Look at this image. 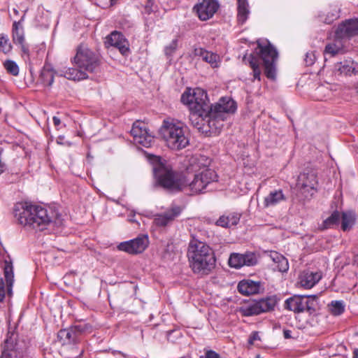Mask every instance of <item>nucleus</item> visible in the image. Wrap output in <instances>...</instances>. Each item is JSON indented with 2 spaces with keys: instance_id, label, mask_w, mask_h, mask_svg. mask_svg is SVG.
Segmentation results:
<instances>
[{
  "instance_id": "a18cd8bd",
  "label": "nucleus",
  "mask_w": 358,
  "mask_h": 358,
  "mask_svg": "<svg viewBox=\"0 0 358 358\" xmlns=\"http://www.w3.org/2000/svg\"><path fill=\"white\" fill-rule=\"evenodd\" d=\"M41 78L45 85L51 86L54 82V76L51 71H44L41 74Z\"/></svg>"
},
{
  "instance_id": "2f4dec72",
  "label": "nucleus",
  "mask_w": 358,
  "mask_h": 358,
  "mask_svg": "<svg viewBox=\"0 0 358 358\" xmlns=\"http://www.w3.org/2000/svg\"><path fill=\"white\" fill-rule=\"evenodd\" d=\"M238 5V21L241 24H243L247 20L250 10L248 0H237Z\"/></svg>"
},
{
  "instance_id": "f8f14e48",
  "label": "nucleus",
  "mask_w": 358,
  "mask_h": 358,
  "mask_svg": "<svg viewBox=\"0 0 358 358\" xmlns=\"http://www.w3.org/2000/svg\"><path fill=\"white\" fill-rule=\"evenodd\" d=\"M236 109V101L229 96L222 97L218 102L210 106L213 117L222 125V122L227 118V115L234 113Z\"/></svg>"
},
{
  "instance_id": "79ce46f5",
  "label": "nucleus",
  "mask_w": 358,
  "mask_h": 358,
  "mask_svg": "<svg viewBox=\"0 0 358 358\" xmlns=\"http://www.w3.org/2000/svg\"><path fill=\"white\" fill-rule=\"evenodd\" d=\"M243 260L245 262L244 266H254L257 264V257L256 255L252 252H248L245 254H243Z\"/></svg>"
},
{
  "instance_id": "c756f323",
  "label": "nucleus",
  "mask_w": 358,
  "mask_h": 358,
  "mask_svg": "<svg viewBox=\"0 0 358 358\" xmlns=\"http://www.w3.org/2000/svg\"><path fill=\"white\" fill-rule=\"evenodd\" d=\"M61 76H64L69 80H80L87 78V73L82 69L75 68H68L65 71H61Z\"/></svg>"
},
{
  "instance_id": "4d7b16f0",
  "label": "nucleus",
  "mask_w": 358,
  "mask_h": 358,
  "mask_svg": "<svg viewBox=\"0 0 358 358\" xmlns=\"http://www.w3.org/2000/svg\"><path fill=\"white\" fill-rule=\"evenodd\" d=\"M15 11V13H17V10H14Z\"/></svg>"
},
{
  "instance_id": "de8ad7c7",
  "label": "nucleus",
  "mask_w": 358,
  "mask_h": 358,
  "mask_svg": "<svg viewBox=\"0 0 358 358\" xmlns=\"http://www.w3.org/2000/svg\"><path fill=\"white\" fill-rule=\"evenodd\" d=\"M200 358H221L220 355L216 352L209 350L205 352L203 356H201Z\"/></svg>"
},
{
  "instance_id": "a19ab883",
  "label": "nucleus",
  "mask_w": 358,
  "mask_h": 358,
  "mask_svg": "<svg viewBox=\"0 0 358 358\" xmlns=\"http://www.w3.org/2000/svg\"><path fill=\"white\" fill-rule=\"evenodd\" d=\"M178 48V39H173L170 44L164 48V53L169 58L172 57Z\"/></svg>"
},
{
  "instance_id": "2eb2a0df",
  "label": "nucleus",
  "mask_w": 358,
  "mask_h": 358,
  "mask_svg": "<svg viewBox=\"0 0 358 358\" xmlns=\"http://www.w3.org/2000/svg\"><path fill=\"white\" fill-rule=\"evenodd\" d=\"M183 208L175 203H172L164 212L155 215L153 222L159 227H164L171 224L180 215Z\"/></svg>"
},
{
  "instance_id": "20e7f679",
  "label": "nucleus",
  "mask_w": 358,
  "mask_h": 358,
  "mask_svg": "<svg viewBox=\"0 0 358 358\" xmlns=\"http://www.w3.org/2000/svg\"><path fill=\"white\" fill-rule=\"evenodd\" d=\"M152 171L157 183L170 192L185 191L187 178L182 173L173 171L165 159L155 156L152 159Z\"/></svg>"
},
{
  "instance_id": "9d476101",
  "label": "nucleus",
  "mask_w": 358,
  "mask_h": 358,
  "mask_svg": "<svg viewBox=\"0 0 358 358\" xmlns=\"http://www.w3.org/2000/svg\"><path fill=\"white\" fill-rule=\"evenodd\" d=\"M317 306L315 296L294 295L287 299L285 302V308L295 313L306 311L311 315L315 312Z\"/></svg>"
},
{
  "instance_id": "7ed1b4c3",
  "label": "nucleus",
  "mask_w": 358,
  "mask_h": 358,
  "mask_svg": "<svg viewBox=\"0 0 358 358\" xmlns=\"http://www.w3.org/2000/svg\"><path fill=\"white\" fill-rule=\"evenodd\" d=\"M277 59L278 52L270 43L265 45L258 43L255 52L249 57V64L252 69V81L261 80V64L264 66L266 76L268 79L274 80L276 76Z\"/></svg>"
},
{
  "instance_id": "423d86ee",
  "label": "nucleus",
  "mask_w": 358,
  "mask_h": 358,
  "mask_svg": "<svg viewBox=\"0 0 358 358\" xmlns=\"http://www.w3.org/2000/svg\"><path fill=\"white\" fill-rule=\"evenodd\" d=\"M189 122L199 132L208 136L219 131L222 124L213 117L210 110H189Z\"/></svg>"
},
{
  "instance_id": "9b49d317",
  "label": "nucleus",
  "mask_w": 358,
  "mask_h": 358,
  "mask_svg": "<svg viewBox=\"0 0 358 358\" xmlns=\"http://www.w3.org/2000/svg\"><path fill=\"white\" fill-rule=\"evenodd\" d=\"M277 297L272 296L262 299L259 301H252L239 308L241 315L249 317L257 315L262 313L269 312L274 309L277 304Z\"/></svg>"
},
{
  "instance_id": "0eeeda50",
  "label": "nucleus",
  "mask_w": 358,
  "mask_h": 358,
  "mask_svg": "<svg viewBox=\"0 0 358 358\" xmlns=\"http://www.w3.org/2000/svg\"><path fill=\"white\" fill-rule=\"evenodd\" d=\"M217 180V175L215 171L205 169L200 172H196L191 182L187 178L185 191H189L192 194L203 193L211 183Z\"/></svg>"
},
{
  "instance_id": "4468645a",
  "label": "nucleus",
  "mask_w": 358,
  "mask_h": 358,
  "mask_svg": "<svg viewBox=\"0 0 358 358\" xmlns=\"http://www.w3.org/2000/svg\"><path fill=\"white\" fill-rule=\"evenodd\" d=\"M131 134L134 138V143L145 148L150 147L154 141V137L148 133L145 123L140 121H136L133 124Z\"/></svg>"
},
{
  "instance_id": "603ef678",
  "label": "nucleus",
  "mask_w": 358,
  "mask_h": 358,
  "mask_svg": "<svg viewBox=\"0 0 358 358\" xmlns=\"http://www.w3.org/2000/svg\"><path fill=\"white\" fill-rule=\"evenodd\" d=\"M55 126L58 127L61 124V120L59 117L54 116L52 118Z\"/></svg>"
},
{
  "instance_id": "f03ea898",
  "label": "nucleus",
  "mask_w": 358,
  "mask_h": 358,
  "mask_svg": "<svg viewBox=\"0 0 358 358\" xmlns=\"http://www.w3.org/2000/svg\"><path fill=\"white\" fill-rule=\"evenodd\" d=\"M187 256L192 272L199 276L210 274L215 267L216 258L213 250L195 237H192L189 243Z\"/></svg>"
},
{
  "instance_id": "1a4fd4ad",
  "label": "nucleus",
  "mask_w": 358,
  "mask_h": 358,
  "mask_svg": "<svg viewBox=\"0 0 358 358\" xmlns=\"http://www.w3.org/2000/svg\"><path fill=\"white\" fill-rule=\"evenodd\" d=\"M181 101L187 105L189 110H210L211 104L209 103L207 94L200 87L187 89L181 96Z\"/></svg>"
},
{
  "instance_id": "4be33fe9",
  "label": "nucleus",
  "mask_w": 358,
  "mask_h": 358,
  "mask_svg": "<svg viewBox=\"0 0 358 358\" xmlns=\"http://www.w3.org/2000/svg\"><path fill=\"white\" fill-rule=\"evenodd\" d=\"M286 201L287 196L282 189H273L264 197L263 204L264 208H269L275 206L281 202Z\"/></svg>"
},
{
  "instance_id": "f257e3e1",
  "label": "nucleus",
  "mask_w": 358,
  "mask_h": 358,
  "mask_svg": "<svg viewBox=\"0 0 358 358\" xmlns=\"http://www.w3.org/2000/svg\"><path fill=\"white\" fill-rule=\"evenodd\" d=\"M14 216L19 224L39 230H43L50 223L56 226H60L63 223L61 215L55 211L51 209L48 211L47 208L41 206L28 203L16 204L14 208Z\"/></svg>"
},
{
  "instance_id": "b1692460",
  "label": "nucleus",
  "mask_w": 358,
  "mask_h": 358,
  "mask_svg": "<svg viewBox=\"0 0 358 358\" xmlns=\"http://www.w3.org/2000/svg\"><path fill=\"white\" fill-rule=\"evenodd\" d=\"M321 278L320 272L304 271L300 276V284L302 287L310 289L317 284Z\"/></svg>"
},
{
  "instance_id": "7c9ffc66",
  "label": "nucleus",
  "mask_w": 358,
  "mask_h": 358,
  "mask_svg": "<svg viewBox=\"0 0 358 358\" xmlns=\"http://www.w3.org/2000/svg\"><path fill=\"white\" fill-rule=\"evenodd\" d=\"M12 38L15 44H22L25 42L24 31L21 21L14 22L12 27Z\"/></svg>"
},
{
  "instance_id": "c85d7f7f",
  "label": "nucleus",
  "mask_w": 358,
  "mask_h": 358,
  "mask_svg": "<svg viewBox=\"0 0 358 358\" xmlns=\"http://www.w3.org/2000/svg\"><path fill=\"white\" fill-rule=\"evenodd\" d=\"M194 55L199 56L206 62L209 63L213 67H216L219 56L217 54L207 51L201 48L194 49Z\"/></svg>"
},
{
  "instance_id": "e433bc0d",
  "label": "nucleus",
  "mask_w": 358,
  "mask_h": 358,
  "mask_svg": "<svg viewBox=\"0 0 358 358\" xmlns=\"http://www.w3.org/2000/svg\"><path fill=\"white\" fill-rule=\"evenodd\" d=\"M13 49L8 36L4 34H0V52L5 55L9 54Z\"/></svg>"
},
{
  "instance_id": "dca6fc26",
  "label": "nucleus",
  "mask_w": 358,
  "mask_h": 358,
  "mask_svg": "<svg viewBox=\"0 0 358 358\" xmlns=\"http://www.w3.org/2000/svg\"><path fill=\"white\" fill-rule=\"evenodd\" d=\"M148 245V238L147 236L138 237L129 241L121 243L118 249L129 254H138L143 252Z\"/></svg>"
},
{
  "instance_id": "8fccbe9b",
  "label": "nucleus",
  "mask_w": 358,
  "mask_h": 358,
  "mask_svg": "<svg viewBox=\"0 0 358 358\" xmlns=\"http://www.w3.org/2000/svg\"><path fill=\"white\" fill-rule=\"evenodd\" d=\"M283 336L286 339H289L292 338V331L289 329L283 330Z\"/></svg>"
},
{
  "instance_id": "ddd939ff",
  "label": "nucleus",
  "mask_w": 358,
  "mask_h": 358,
  "mask_svg": "<svg viewBox=\"0 0 358 358\" xmlns=\"http://www.w3.org/2000/svg\"><path fill=\"white\" fill-rule=\"evenodd\" d=\"M317 183L316 173L313 171H308L301 173L297 179L296 188L304 198L312 196L313 190L315 189Z\"/></svg>"
},
{
  "instance_id": "412c9836",
  "label": "nucleus",
  "mask_w": 358,
  "mask_h": 358,
  "mask_svg": "<svg viewBox=\"0 0 358 358\" xmlns=\"http://www.w3.org/2000/svg\"><path fill=\"white\" fill-rule=\"evenodd\" d=\"M17 334L8 333L3 344L2 345V357L12 358L16 356V353L20 352L19 344L17 342Z\"/></svg>"
},
{
  "instance_id": "13d9d810",
  "label": "nucleus",
  "mask_w": 358,
  "mask_h": 358,
  "mask_svg": "<svg viewBox=\"0 0 358 358\" xmlns=\"http://www.w3.org/2000/svg\"><path fill=\"white\" fill-rule=\"evenodd\" d=\"M329 13V17H331V15L330 14V13Z\"/></svg>"
},
{
  "instance_id": "ea45409f",
  "label": "nucleus",
  "mask_w": 358,
  "mask_h": 358,
  "mask_svg": "<svg viewBox=\"0 0 358 358\" xmlns=\"http://www.w3.org/2000/svg\"><path fill=\"white\" fill-rule=\"evenodd\" d=\"M3 66L10 74L15 76L19 74V67L15 62L10 59L6 60L3 62Z\"/></svg>"
},
{
  "instance_id": "864d4df0",
  "label": "nucleus",
  "mask_w": 358,
  "mask_h": 358,
  "mask_svg": "<svg viewBox=\"0 0 358 358\" xmlns=\"http://www.w3.org/2000/svg\"><path fill=\"white\" fill-rule=\"evenodd\" d=\"M257 337H258L257 334L256 332H255V333H253L252 336H250V338L249 342H250V343H253V341H254V340H256V339L257 338Z\"/></svg>"
},
{
  "instance_id": "39448f33",
  "label": "nucleus",
  "mask_w": 358,
  "mask_h": 358,
  "mask_svg": "<svg viewBox=\"0 0 358 358\" xmlns=\"http://www.w3.org/2000/svg\"><path fill=\"white\" fill-rule=\"evenodd\" d=\"M159 132L171 150H180L189 145L187 127L180 121L170 118L164 120Z\"/></svg>"
},
{
  "instance_id": "5fc2aeb1",
  "label": "nucleus",
  "mask_w": 358,
  "mask_h": 358,
  "mask_svg": "<svg viewBox=\"0 0 358 358\" xmlns=\"http://www.w3.org/2000/svg\"><path fill=\"white\" fill-rule=\"evenodd\" d=\"M352 358H358V349H355L353 351V357Z\"/></svg>"
},
{
  "instance_id": "aec40b11",
  "label": "nucleus",
  "mask_w": 358,
  "mask_h": 358,
  "mask_svg": "<svg viewBox=\"0 0 358 358\" xmlns=\"http://www.w3.org/2000/svg\"><path fill=\"white\" fill-rule=\"evenodd\" d=\"M83 331V328L80 325L61 329L57 334V339L62 345L74 344L79 341Z\"/></svg>"
},
{
  "instance_id": "cd10ccee",
  "label": "nucleus",
  "mask_w": 358,
  "mask_h": 358,
  "mask_svg": "<svg viewBox=\"0 0 358 358\" xmlns=\"http://www.w3.org/2000/svg\"><path fill=\"white\" fill-rule=\"evenodd\" d=\"M210 159L201 155H196L191 158L190 169L194 172H200L201 171L207 169L206 167L210 164Z\"/></svg>"
},
{
  "instance_id": "f704fd0d",
  "label": "nucleus",
  "mask_w": 358,
  "mask_h": 358,
  "mask_svg": "<svg viewBox=\"0 0 358 358\" xmlns=\"http://www.w3.org/2000/svg\"><path fill=\"white\" fill-rule=\"evenodd\" d=\"M340 213L338 211H334L329 217L323 221L321 227L322 229H327L337 226L340 221Z\"/></svg>"
},
{
  "instance_id": "49530a36",
  "label": "nucleus",
  "mask_w": 358,
  "mask_h": 358,
  "mask_svg": "<svg viewBox=\"0 0 358 358\" xmlns=\"http://www.w3.org/2000/svg\"><path fill=\"white\" fill-rule=\"evenodd\" d=\"M306 66H311L315 63V55L313 52H309L306 54L304 59Z\"/></svg>"
},
{
  "instance_id": "c03bdc74",
  "label": "nucleus",
  "mask_w": 358,
  "mask_h": 358,
  "mask_svg": "<svg viewBox=\"0 0 358 358\" xmlns=\"http://www.w3.org/2000/svg\"><path fill=\"white\" fill-rule=\"evenodd\" d=\"M329 13L331 15V17H329V13L327 14V16L325 17H321V20L326 24L332 23L335 20H336L339 17L338 10H337L336 6Z\"/></svg>"
},
{
  "instance_id": "f3484780",
  "label": "nucleus",
  "mask_w": 358,
  "mask_h": 358,
  "mask_svg": "<svg viewBox=\"0 0 358 358\" xmlns=\"http://www.w3.org/2000/svg\"><path fill=\"white\" fill-rule=\"evenodd\" d=\"M218 8L219 4L215 0H203L196 5L194 9L196 10L199 18L205 21L212 17Z\"/></svg>"
},
{
  "instance_id": "6ab92c4d",
  "label": "nucleus",
  "mask_w": 358,
  "mask_h": 358,
  "mask_svg": "<svg viewBox=\"0 0 358 358\" xmlns=\"http://www.w3.org/2000/svg\"><path fill=\"white\" fill-rule=\"evenodd\" d=\"M105 43L108 46H113L119 50L123 55L129 53V45L128 41L122 34L114 31L106 38Z\"/></svg>"
},
{
  "instance_id": "6e6552de",
  "label": "nucleus",
  "mask_w": 358,
  "mask_h": 358,
  "mask_svg": "<svg viewBox=\"0 0 358 358\" xmlns=\"http://www.w3.org/2000/svg\"><path fill=\"white\" fill-rule=\"evenodd\" d=\"M74 64L84 71L94 73L99 66V55L88 48L86 45L78 47L76 54L73 57Z\"/></svg>"
},
{
  "instance_id": "bb28decb",
  "label": "nucleus",
  "mask_w": 358,
  "mask_h": 358,
  "mask_svg": "<svg viewBox=\"0 0 358 358\" xmlns=\"http://www.w3.org/2000/svg\"><path fill=\"white\" fill-rule=\"evenodd\" d=\"M241 215L236 213L223 215L216 221V225L224 228H229L236 225L240 220Z\"/></svg>"
},
{
  "instance_id": "37998d69",
  "label": "nucleus",
  "mask_w": 358,
  "mask_h": 358,
  "mask_svg": "<svg viewBox=\"0 0 358 358\" xmlns=\"http://www.w3.org/2000/svg\"><path fill=\"white\" fill-rule=\"evenodd\" d=\"M174 248L173 243H167L162 254L163 258L168 260L172 259L173 258Z\"/></svg>"
},
{
  "instance_id": "72a5a7b5",
  "label": "nucleus",
  "mask_w": 358,
  "mask_h": 358,
  "mask_svg": "<svg viewBox=\"0 0 358 358\" xmlns=\"http://www.w3.org/2000/svg\"><path fill=\"white\" fill-rule=\"evenodd\" d=\"M355 65L352 61H344L338 64L336 68L341 74L348 76L356 73Z\"/></svg>"
},
{
  "instance_id": "473e14b6",
  "label": "nucleus",
  "mask_w": 358,
  "mask_h": 358,
  "mask_svg": "<svg viewBox=\"0 0 358 358\" xmlns=\"http://www.w3.org/2000/svg\"><path fill=\"white\" fill-rule=\"evenodd\" d=\"M4 275L8 287V293L10 295L12 294V287L14 282L13 268L10 262H5Z\"/></svg>"
},
{
  "instance_id": "a878e982",
  "label": "nucleus",
  "mask_w": 358,
  "mask_h": 358,
  "mask_svg": "<svg viewBox=\"0 0 358 358\" xmlns=\"http://www.w3.org/2000/svg\"><path fill=\"white\" fill-rule=\"evenodd\" d=\"M345 41L343 38H338L336 36V32L335 31L334 40L326 45L324 54H329L331 56H334L336 54H338L343 50L345 46Z\"/></svg>"
},
{
  "instance_id": "bf43d9fd",
  "label": "nucleus",
  "mask_w": 358,
  "mask_h": 358,
  "mask_svg": "<svg viewBox=\"0 0 358 358\" xmlns=\"http://www.w3.org/2000/svg\"><path fill=\"white\" fill-rule=\"evenodd\" d=\"M357 93H358V87H357Z\"/></svg>"
},
{
  "instance_id": "58836bf2",
  "label": "nucleus",
  "mask_w": 358,
  "mask_h": 358,
  "mask_svg": "<svg viewBox=\"0 0 358 358\" xmlns=\"http://www.w3.org/2000/svg\"><path fill=\"white\" fill-rule=\"evenodd\" d=\"M329 309L334 315H340L345 310V304L342 301H333L329 305Z\"/></svg>"
},
{
  "instance_id": "09e8293b",
  "label": "nucleus",
  "mask_w": 358,
  "mask_h": 358,
  "mask_svg": "<svg viewBox=\"0 0 358 358\" xmlns=\"http://www.w3.org/2000/svg\"><path fill=\"white\" fill-rule=\"evenodd\" d=\"M5 298V285L2 278H0V302Z\"/></svg>"
},
{
  "instance_id": "5701e85b",
  "label": "nucleus",
  "mask_w": 358,
  "mask_h": 358,
  "mask_svg": "<svg viewBox=\"0 0 358 358\" xmlns=\"http://www.w3.org/2000/svg\"><path fill=\"white\" fill-rule=\"evenodd\" d=\"M260 287L261 284L259 282L245 280L238 283L237 288L241 294L250 295L259 293Z\"/></svg>"
},
{
  "instance_id": "6e6d98bb",
  "label": "nucleus",
  "mask_w": 358,
  "mask_h": 358,
  "mask_svg": "<svg viewBox=\"0 0 358 358\" xmlns=\"http://www.w3.org/2000/svg\"><path fill=\"white\" fill-rule=\"evenodd\" d=\"M129 220V222H136V220H135L134 218H130Z\"/></svg>"
},
{
  "instance_id": "393cba45",
  "label": "nucleus",
  "mask_w": 358,
  "mask_h": 358,
  "mask_svg": "<svg viewBox=\"0 0 358 358\" xmlns=\"http://www.w3.org/2000/svg\"><path fill=\"white\" fill-rule=\"evenodd\" d=\"M269 258L273 262V268L284 273L288 271L289 264L287 259L281 254L273 251L269 255Z\"/></svg>"
},
{
  "instance_id": "4c0bfd02",
  "label": "nucleus",
  "mask_w": 358,
  "mask_h": 358,
  "mask_svg": "<svg viewBox=\"0 0 358 358\" xmlns=\"http://www.w3.org/2000/svg\"><path fill=\"white\" fill-rule=\"evenodd\" d=\"M244 264L243 254H232L229 259V265L233 268H239L244 266Z\"/></svg>"
},
{
  "instance_id": "a211bd4d",
  "label": "nucleus",
  "mask_w": 358,
  "mask_h": 358,
  "mask_svg": "<svg viewBox=\"0 0 358 358\" xmlns=\"http://www.w3.org/2000/svg\"><path fill=\"white\" fill-rule=\"evenodd\" d=\"M336 36L345 41L354 36L358 35V18L349 19L338 25Z\"/></svg>"
},
{
  "instance_id": "c9c22d12",
  "label": "nucleus",
  "mask_w": 358,
  "mask_h": 358,
  "mask_svg": "<svg viewBox=\"0 0 358 358\" xmlns=\"http://www.w3.org/2000/svg\"><path fill=\"white\" fill-rule=\"evenodd\" d=\"M355 218L352 213H343L341 229L344 231L350 230L355 224Z\"/></svg>"
},
{
  "instance_id": "3c124183",
  "label": "nucleus",
  "mask_w": 358,
  "mask_h": 358,
  "mask_svg": "<svg viewBox=\"0 0 358 358\" xmlns=\"http://www.w3.org/2000/svg\"><path fill=\"white\" fill-rule=\"evenodd\" d=\"M21 47V49H22V51L24 53V54H27L28 55L29 54V48L28 47L25 45V42L23 43L22 44H19Z\"/></svg>"
}]
</instances>
